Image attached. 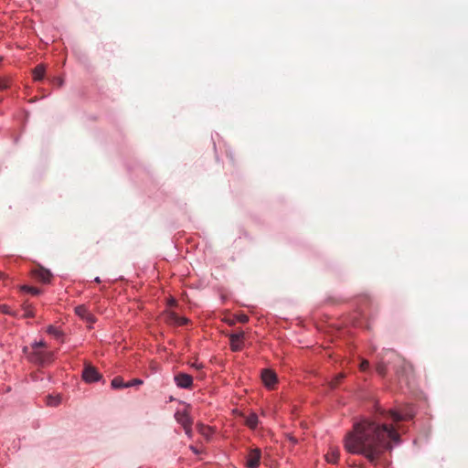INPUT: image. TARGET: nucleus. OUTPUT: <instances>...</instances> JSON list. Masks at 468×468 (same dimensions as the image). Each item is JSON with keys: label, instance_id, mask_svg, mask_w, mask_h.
Masks as SVG:
<instances>
[{"label": "nucleus", "instance_id": "2f4dec72", "mask_svg": "<svg viewBox=\"0 0 468 468\" xmlns=\"http://www.w3.org/2000/svg\"><path fill=\"white\" fill-rule=\"evenodd\" d=\"M190 449L195 452V453H197V451L195 447L191 446Z\"/></svg>", "mask_w": 468, "mask_h": 468}, {"label": "nucleus", "instance_id": "5701e85b", "mask_svg": "<svg viewBox=\"0 0 468 468\" xmlns=\"http://www.w3.org/2000/svg\"><path fill=\"white\" fill-rule=\"evenodd\" d=\"M369 367V362L366 359H363L359 365V368L362 371H366Z\"/></svg>", "mask_w": 468, "mask_h": 468}, {"label": "nucleus", "instance_id": "9d476101", "mask_svg": "<svg viewBox=\"0 0 468 468\" xmlns=\"http://www.w3.org/2000/svg\"><path fill=\"white\" fill-rule=\"evenodd\" d=\"M339 459V451L336 448H331L325 455V460L329 463H336Z\"/></svg>", "mask_w": 468, "mask_h": 468}, {"label": "nucleus", "instance_id": "72a5a7b5", "mask_svg": "<svg viewBox=\"0 0 468 468\" xmlns=\"http://www.w3.org/2000/svg\"><path fill=\"white\" fill-rule=\"evenodd\" d=\"M5 274L0 272V278H4Z\"/></svg>", "mask_w": 468, "mask_h": 468}, {"label": "nucleus", "instance_id": "39448f33", "mask_svg": "<svg viewBox=\"0 0 468 468\" xmlns=\"http://www.w3.org/2000/svg\"><path fill=\"white\" fill-rule=\"evenodd\" d=\"M261 380L267 388H273L277 383V375L271 369H263L261 372Z\"/></svg>", "mask_w": 468, "mask_h": 468}, {"label": "nucleus", "instance_id": "f257e3e1", "mask_svg": "<svg viewBox=\"0 0 468 468\" xmlns=\"http://www.w3.org/2000/svg\"><path fill=\"white\" fill-rule=\"evenodd\" d=\"M400 442L396 429L377 420L363 419L354 424L344 441L345 449L352 454L363 455L369 463H376L380 455Z\"/></svg>", "mask_w": 468, "mask_h": 468}, {"label": "nucleus", "instance_id": "7ed1b4c3", "mask_svg": "<svg viewBox=\"0 0 468 468\" xmlns=\"http://www.w3.org/2000/svg\"><path fill=\"white\" fill-rule=\"evenodd\" d=\"M261 459V451L259 448L250 449L246 456L247 468H258Z\"/></svg>", "mask_w": 468, "mask_h": 468}, {"label": "nucleus", "instance_id": "b1692460", "mask_svg": "<svg viewBox=\"0 0 468 468\" xmlns=\"http://www.w3.org/2000/svg\"><path fill=\"white\" fill-rule=\"evenodd\" d=\"M172 318L178 324H183L186 323V321H187L186 318H178L176 314H172Z\"/></svg>", "mask_w": 468, "mask_h": 468}, {"label": "nucleus", "instance_id": "423d86ee", "mask_svg": "<svg viewBox=\"0 0 468 468\" xmlns=\"http://www.w3.org/2000/svg\"><path fill=\"white\" fill-rule=\"evenodd\" d=\"M176 385L180 388H190L193 385V378L186 373H179L174 377Z\"/></svg>", "mask_w": 468, "mask_h": 468}, {"label": "nucleus", "instance_id": "4468645a", "mask_svg": "<svg viewBox=\"0 0 468 468\" xmlns=\"http://www.w3.org/2000/svg\"><path fill=\"white\" fill-rule=\"evenodd\" d=\"M47 333L53 335L57 339H61L63 336V333L58 327L53 325H49L47 328Z\"/></svg>", "mask_w": 468, "mask_h": 468}, {"label": "nucleus", "instance_id": "c756f323", "mask_svg": "<svg viewBox=\"0 0 468 468\" xmlns=\"http://www.w3.org/2000/svg\"><path fill=\"white\" fill-rule=\"evenodd\" d=\"M239 321L242 323H246L249 321V317L247 315L243 314L239 317Z\"/></svg>", "mask_w": 468, "mask_h": 468}, {"label": "nucleus", "instance_id": "f8f14e48", "mask_svg": "<svg viewBox=\"0 0 468 468\" xmlns=\"http://www.w3.org/2000/svg\"><path fill=\"white\" fill-rule=\"evenodd\" d=\"M45 75V67L42 64L37 65L33 70V77L35 80H41Z\"/></svg>", "mask_w": 468, "mask_h": 468}, {"label": "nucleus", "instance_id": "f3484780", "mask_svg": "<svg viewBox=\"0 0 468 468\" xmlns=\"http://www.w3.org/2000/svg\"><path fill=\"white\" fill-rule=\"evenodd\" d=\"M38 278L43 282H48L50 281V278H51V273L49 272V271H47V270H41L39 271L38 272Z\"/></svg>", "mask_w": 468, "mask_h": 468}, {"label": "nucleus", "instance_id": "20e7f679", "mask_svg": "<svg viewBox=\"0 0 468 468\" xmlns=\"http://www.w3.org/2000/svg\"><path fill=\"white\" fill-rule=\"evenodd\" d=\"M82 378L87 383H93L99 381L101 375L93 366L87 364L82 372Z\"/></svg>", "mask_w": 468, "mask_h": 468}, {"label": "nucleus", "instance_id": "0eeeda50", "mask_svg": "<svg viewBox=\"0 0 468 468\" xmlns=\"http://www.w3.org/2000/svg\"><path fill=\"white\" fill-rule=\"evenodd\" d=\"M75 314L89 324H93L95 322L94 315L90 313L84 304L76 306Z\"/></svg>", "mask_w": 468, "mask_h": 468}, {"label": "nucleus", "instance_id": "cd10ccee", "mask_svg": "<svg viewBox=\"0 0 468 468\" xmlns=\"http://www.w3.org/2000/svg\"><path fill=\"white\" fill-rule=\"evenodd\" d=\"M24 315H25L26 317H31V316H33L34 314H33V312H32L31 310H29V309H26V310H25V314H24Z\"/></svg>", "mask_w": 468, "mask_h": 468}, {"label": "nucleus", "instance_id": "473e14b6", "mask_svg": "<svg viewBox=\"0 0 468 468\" xmlns=\"http://www.w3.org/2000/svg\"><path fill=\"white\" fill-rule=\"evenodd\" d=\"M94 281H95L96 282H101V279H100V277H96V278L94 279Z\"/></svg>", "mask_w": 468, "mask_h": 468}, {"label": "nucleus", "instance_id": "c85d7f7f", "mask_svg": "<svg viewBox=\"0 0 468 468\" xmlns=\"http://www.w3.org/2000/svg\"><path fill=\"white\" fill-rule=\"evenodd\" d=\"M192 367L197 369H201V368H203V364L202 363H193Z\"/></svg>", "mask_w": 468, "mask_h": 468}, {"label": "nucleus", "instance_id": "f03ea898", "mask_svg": "<svg viewBox=\"0 0 468 468\" xmlns=\"http://www.w3.org/2000/svg\"><path fill=\"white\" fill-rule=\"evenodd\" d=\"M46 346V343L43 340L35 341L32 344L33 349L37 350L38 347ZM31 361L37 364H45L52 359V353L44 351H34L30 356Z\"/></svg>", "mask_w": 468, "mask_h": 468}, {"label": "nucleus", "instance_id": "9b49d317", "mask_svg": "<svg viewBox=\"0 0 468 468\" xmlns=\"http://www.w3.org/2000/svg\"><path fill=\"white\" fill-rule=\"evenodd\" d=\"M246 425L250 429H255L258 425L259 419L256 413L252 412L246 418Z\"/></svg>", "mask_w": 468, "mask_h": 468}, {"label": "nucleus", "instance_id": "ddd939ff", "mask_svg": "<svg viewBox=\"0 0 468 468\" xmlns=\"http://www.w3.org/2000/svg\"><path fill=\"white\" fill-rule=\"evenodd\" d=\"M176 420L183 426V428L186 427V426H191V424H192V421H191L189 416L186 413H182V414L177 413Z\"/></svg>", "mask_w": 468, "mask_h": 468}, {"label": "nucleus", "instance_id": "6e6552de", "mask_svg": "<svg viewBox=\"0 0 468 468\" xmlns=\"http://www.w3.org/2000/svg\"><path fill=\"white\" fill-rule=\"evenodd\" d=\"M388 414H389L390 418L396 422L400 421V420H410L414 415L412 410H406V411L400 412V411H398L397 410H390L388 411Z\"/></svg>", "mask_w": 468, "mask_h": 468}, {"label": "nucleus", "instance_id": "393cba45", "mask_svg": "<svg viewBox=\"0 0 468 468\" xmlns=\"http://www.w3.org/2000/svg\"><path fill=\"white\" fill-rule=\"evenodd\" d=\"M344 377H345V376H344V374H342V373L338 374V375L335 377V382H332V383H331V387H332V388H335V387L336 386L337 382H338V381H340L341 379H343V378H344Z\"/></svg>", "mask_w": 468, "mask_h": 468}, {"label": "nucleus", "instance_id": "aec40b11", "mask_svg": "<svg viewBox=\"0 0 468 468\" xmlns=\"http://www.w3.org/2000/svg\"><path fill=\"white\" fill-rule=\"evenodd\" d=\"M59 402H60L59 397H51V396H49L48 398V404L49 406H53V407L58 406L59 404Z\"/></svg>", "mask_w": 468, "mask_h": 468}, {"label": "nucleus", "instance_id": "7c9ffc66", "mask_svg": "<svg viewBox=\"0 0 468 468\" xmlns=\"http://www.w3.org/2000/svg\"><path fill=\"white\" fill-rule=\"evenodd\" d=\"M57 81H58V86H62L63 85V80L62 79H58Z\"/></svg>", "mask_w": 468, "mask_h": 468}, {"label": "nucleus", "instance_id": "a211bd4d", "mask_svg": "<svg viewBox=\"0 0 468 468\" xmlns=\"http://www.w3.org/2000/svg\"><path fill=\"white\" fill-rule=\"evenodd\" d=\"M0 311L5 314H8V315H12V316H17V313L16 312H14L11 310V308L6 305V304H1L0 305Z\"/></svg>", "mask_w": 468, "mask_h": 468}, {"label": "nucleus", "instance_id": "2eb2a0df", "mask_svg": "<svg viewBox=\"0 0 468 468\" xmlns=\"http://www.w3.org/2000/svg\"><path fill=\"white\" fill-rule=\"evenodd\" d=\"M197 429H198V431H199L203 436H205V437H207V438H209V437L212 435V433H213V431L211 430V428L207 427V426H205V425H203V424H199V425L197 426Z\"/></svg>", "mask_w": 468, "mask_h": 468}, {"label": "nucleus", "instance_id": "dca6fc26", "mask_svg": "<svg viewBox=\"0 0 468 468\" xmlns=\"http://www.w3.org/2000/svg\"><path fill=\"white\" fill-rule=\"evenodd\" d=\"M112 388H125V383L123 382L122 378L120 377H116L112 380Z\"/></svg>", "mask_w": 468, "mask_h": 468}, {"label": "nucleus", "instance_id": "1a4fd4ad", "mask_svg": "<svg viewBox=\"0 0 468 468\" xmlns=\"http://www.w3.org/2000/svg\"><path fill=\"white\" fill-rule=\"evenodd\" d=\"M244 338V333L239 332L230 335V347L234 352L239 351L242 348V340Z\"/></svg>", "mask_w": 468, "mask_h": 468}, {"label": "nucleus", "instance_id": "6ab92c4d", "mask_svg": "<svg viewBox=\"0 0 468 468\" xmlns=\"http://www.w3.org/2000/svg\"><path fill=\"white\" fill-rule=\"evenodd\" d=\"M376 370L377 372L380 375V376H385L386 375V372H387V366L385 364V362L383 360L379 361L377 365V367H376Z\"/></svg>", "mask_w": 468, "mask_h": 468}, {"label": "nucleus", "instance_id": "a878e982", "mask_svg": "<svg viewBox=\"0 0 468 468\" xmlns=\"http://www.w3.org/2000/svg\"><path fill=\"white\" fill-rule=\"evenodd\" d=\"M9 86L7 80H1L0 79V90H5Z\"/></svg>", "mask_w": 468, "mask_h": 468}, {"label": "nucleus", "instance_id": "412c9836", "mask_svg": "<svg viewBox=\"0 0 468 468\" xmlns=\"http://www.w3.org/2000/svg\"><path fill=\"white\" fill-rule=\"evenodd\" d=\"M143 384V380L140 379V378H134L131 381H128L125 383V388H131V387H133V386H137V385H142Z\"/></svg>", "mask_w": 468, "mask_h": 468}, {"label": "nucleus", "instance_id": "4be33fe9", "mask_svg": "<svg viewBox=\"0 0 468 468\" xmlns=\"http://www.w3.org/2000/svg\"><path fill=\"white\" fill-rule=\"evenodd\" d=\"M21 290L25 291V292H30V293H33V294H37L38 293V290L37 289L30 287V286H27V285L21 286Z\"/></svg>", "mask_w": 468, "mask_h": 468}, {"label": "nucleus", "instance_id": "bb28decb", "mask_svg": "<svg viewBox=\"0 0 468 468\" xmlns=\"http://www.w3.org/2000/svg\"><path fill=\"white\" fill-rule=\"evenodd\" d=\"M184 430H185L186 434L188 437H191V435H192L191 426L184 427Z\"/></svg>", "mask_w": 468, "mask_h": 468}, {"label": "nucleus", "instance_id": "f704fd0d", "mask_svg": "<svg viewBox=\"0 0 468 468\" xmlns=\"http://www.w3.org/2000/svg\"><path fill=\"white\" fill-rule=\"evenodd\" d=\"M174 303H175V300H174V299H172V300L170 301V303H170V304H173Z\"/></svg>", "mask_w": 468, "mask_h": 468}]
</instances>
